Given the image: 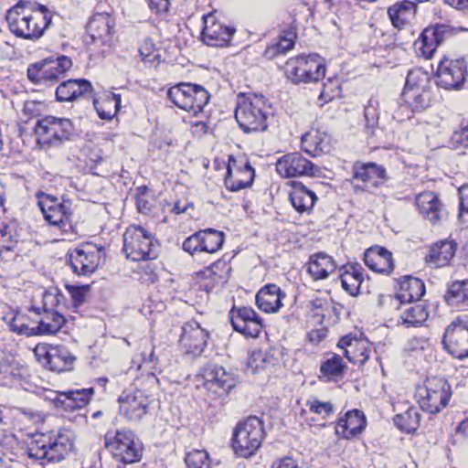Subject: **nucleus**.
<instances>
[{"mask_svg":"<svg viewBox=\"0 0 468 468\" xmlns=\"http://www.w3.org/2000/svg\"><path fill=\"white\" fill-rule=\"evenodd\" d=\"M91 90L90 82L85 79L68 80L58 86L56 98L58 101H72L87 93H90Z\"/></svg>","mask_w":468,"mask_h":468,"instance_id":"obj_31","label":"nucleus"},{"mask_svg":"<svg viewBox=\"0 0 468 468\" xmlns=\"http://www.w3.org/2000/svg\"><path fill=\"white\" fill-rule=\"evenodd\" d=\"M306 404L311 412L320 415L323 420H325L334 411L332 403L320 401L316 398L309 399Z\"/></svg>","mask_w":468,"mask_h":468,"instance_id":"obj_53","label":"nucleus"},{"mask_svg":"<svg viewBox=\"0 0 468 468\" xmlns=\"http://www.w3.org/2000/svg\"><path fill=\"white\" fill-rule=\"evenodd\" d=\"M430 385L431 382L428 380L426 387V396L421 397L420 400V406L422 410L431 414H436L439 412L438 394L436 390H431Z\"/></svg>","mask_w":468,"mask_h":468,"instance_id":"obj_50","label":"nucleus"},{"mask_svg":"<svg viewBox=\"0 0 468 468\" xmlns=\"http://www.w3.org/2000/svg\"><path fill=\"white\" fill-rule=\"evenodd\" d=\"M448 305L459 308L468 303V280L452 282L444 295Z\"/></svg>","mask_w":468,"mask_h":468,"instance_id":"obj_42","label":"nucleus"},{"mask_svg":"<svg viewBox=\"0 0 468 468\" xmlns=\"http://www.w3.org/2000/svg\"><path fill=\"white\" fill-rule=\"evenodd\" d=\"M366 426L364 414L357 410L347 411L343 418H340L336 426L335 433L345 439H350L360 433Z\"/></svg>","mask_w":468,"mask_h":468,"instance_id":"obj_30","label":"nucleus"},{"mask_svg":"<svg viewBox=\"0 0 468 468\" xmlns=\"http://www.w3.org/2000/svg\"><path fill=\"white\" fill-rule=\"evenodd\" d=\"M93 395V388L70 389L60 394L66 409L76 410L85 407Z\"/></svg>","mask_w":468,"mask_h":468,"instance_id":"obj_44","label":"nucleus"},{"mask_svg":"<svg viewBox=\"0 0 468 468\" xmlns=\"http://www.w3.org/2000/svg\"><path fill=\"white\" fill-rule=\"evenodd\" d=\"M255 176V171L250 164L246 161L242 165H239L237 161L229 159L227 167V175L225 176L226 187L232 191L237 192L240 189L251 186Z\"/></svg>","mask_w":468,"mask_h":468,"instance_id":"obj_22","label":"nucleus"},{"mask_svg":"<svg viewBox=\"0 0 468 468\" xmlns=\"http://www.w3.org/2000/svg\"><path fill=\"white\" fill-rule=\"evenodd\" d=\"M386 178V170L375 163H356L353 166V182L360 181L365 187H378Z\"/></svg>","mask_w":468,"mask_h":468,"instance_id":"obj_27","label":"nucleus"},{"mask_svg":"<svg viewBox=\"0 0 468 468\" xmlns=\"http://www.w3.org/2000/svg\"><path fill=\"white\" fill-rule=\"evenodd\" d=\"M316 200L317 197L314 192L303 184L294 185L290 193V201L299 213L311 211Z\"/></svg>","mask_w":468,"mask_h":468,"instance_id":"obj_36","label":"nucleus"},{"mask_svg":"<svg viewBox=\"0 0 468 468\" xmlns=\"http://www.w3.org/2000/svg\"><path fill=\"white\" fill-rule=\"evenodd\" d=\"M139 54L143 61L154 63L158 58L156 49L153 41L149 38L144 39L139 48Z\"/></svg>","mask_w":468,"mask_h":468,"instance_id":"obj_57","label":"nucleus"},{"mask_svg":"<svg viewBox=\"0 0 468 468\" xmlns=\"http://www.w3.org/2000/svg\"><path fill=\"white\" fill-rule=\"evenodd\" d=\"M335 269L333 258L323 252L311 256L307 264V271L315 281L328 278Z\"/></svg>","mask_w":468,"mask_h":468,"instance_id":"obj_33","label":"nucleus"},{"mask_svg":"<svg viewBox=\"0 0 468 468\" xmlns=\"http://www.w3.org/2000/svg\"><path fill=\"white\" fill-rule=\"evenodd\" d=\"M29 312L36 315L35 323H37L36 330L37 335H54L58 332L66 323L65 317L57 311L32 307Z\"/></svg>","mask_w":468,"mask_h":468,"instance_id":"obj_26","label":"nucleus"},{"mask_svg":"<svg viewBox=\"0 0 468 468\" xmlns=\"http://www.w3.org/2000/svg\"><path fill=\"white\" fill-rule=\"evenodd\" d=\"M264 362L263 352L253 351L248 359V368L251 370L252 373H258L262 370V363Z\"/></svg>","mask_w":468,"mask_h":468,"instance_id":"obj_60","label":"nucleus"},{"mask_svg":"<svg viewBox=\"0 0 468 468\" xmlns=\"http://www.w3.org/2000/svg\"><path fill=\"white\" fill-rule=\"evenodd\" d=\"M72 434L65 429L36 431L27 436L25 451L28 458L42 463H59L73 450Z\"/></svg>","mask_w":468,"mask_h":468,"instance_id":"obj_2","label":"nucleus"},{"mask_svg":"<svg viewBox=\"0 0 468 468\" xmlns=\"http://www.w3.org/2000/svg\"><path fill=\"white\" fill-rule=\"evenodd\" d=\"M388 14L392 25L400 27L414 18L416 5L411 1L404 0L388 7Z\"/></svg>","mask_w":468,"mask_h":468,"instance_id":"obj_40","label":"nucleus"},{"mask_svg":"<svg viewBox=\"0 0 468 468\" xmlns=\"http://www.w3.org/2000/svg\"><path fill=\"white\" fill-rule=\"evenodd\" d=\"M35 354L44 367L54 372H65L73 368L76 357L63 346H37Z\"/></svg>","mask_w":468,"mask_h":468,"instance_id":"obj_13","label":"nucleus"},{"mask_svg":"<svg viewBox=\"0 0 468 468\" xmlns=\"http://www.w3.org/2000/svg\"><path fill=\"white\" fill-rule=\"evenodd\" d=\"M233 329L246 336L256 338L262 329V320L251 307H233L229 312Z\"/></svg>","mask_w":468,"mask_h":468,"instance_id":"obj_17","label":"nucleus"},{"mask_svg":"<svg viewBox=\"0 0 468 468\" xmlns=\"http://www.w3.org/2000/svg\"><path fill=\"white\" fill-rule=\"evenodd\" d=\"M202 41L210 47L228 46L236 32L234 27L222 24L215 11L202 16Z\"/></svg>","mask_w":468,"mask_h":468,"instance_id":"obj_14","label":"nucleus"},{"mask_svg":"<svg viewBox=\"0 0 468 468\" xmlns=\"http://www.w3.org/2000/svg\"><path fill=\"white\" fill-rule=\"evenodd\" d=\"M42 73V61L30 65L27 69V77L34 82L44 81V75Z\"/></svg>","mask_w":468,"mask_h":468,"instance_id":"obj_64","label":"nucleus"},{"mask_svg":"<svg viewBox=\"0 0 468 468\" xmlns=\"http://www.w3.org/2000/svg\"><path fill=\"white\" fill-rule=\"evenodd\" d=\"M16 242L13 235V228L10 225L2 223L0 225V258L7 261L12 256Z\"/></svg>","mask_w":468,"mask_h":468,"instance_id":"obj_46","label":"nucleus"},{"mask_svg":"<svg viewBox=\"0 0 468 468\" xmlns=\"http://www.w3.org/2000/svg\"><path fill=\"white\" fill-rule=\"evenodd\" d=\"M199 235L203 252L215 253L224 243L225 234L222 231L206 229L199 230Z\"/></svg>","mask_w":468,"mask_h":468,"instance_id":"obj_45","label":"nucleus"},{"mask_svg":"<svg viewBox=\"0 0 468 468\" xmlns=\"http://www.w3.org/2000/svg\"><path fill=\"white\" fill-rule=\"evenodd\" d=\"M207 338L208 333L194 320L182 326L180 343L188 354L200 355L207 346Z\"/></svg>","mask_w":468,"mask_h":468,"instance_id":"obj_23","label":"nucleus"},{"mask_svg":"<svg viewBox=\"0 0 468 468\" xmlns=\"http://www.w3.org/2000/svg\"><path fill=\"white\" fill-rule=\"evenodd\" d=\"M201 376L205 388L218 396L228 394L237 384L235 375L218 365H207Z\"/></svg>","mask_w":468,"mask_h":468,"instance_id":"obj_15","label":"nucleus"},{"mask_svg":"<svg viewBox=\"0 0 468 468\" xmlns=\"http://www.w3.org/2000/svg\"><path fill=\"white\" fill-rule=\"evenodd\" d=\"M399 284L400 292L395 295H388L385 299L391 308L399 309L403 303L419 301L425 293V285L418 278L404 276Z\"/></svg>","mask_w":468,"mask_h":468,"instance_id":"obj_19","label":"nucleus"},{"mask_svg":"<svg viewBox=\"0 0 468 468\" xmlns=\"http://www.w3.org/2000/svg\"><path fill=\"white\" fill-rule=\"evenodd\" d=\"M453 147L464 146L468 147V124L452 133L451 137Z\"/></svg>","mask_w":468,"mask_h":468,"instance_id":"obj_62","label":"nucleus"},{"mask_svg":"<svg viewBox=\"0 0 468 468\" xmlns=\"http://www.w3.org/2000/svg\"><path fill=\"white\" fill-rule=\"evenodd\" d=\"M444 348L454 357L468 356V320L458 317L445 329L441 340Z\"/></svg>","mask_w":468,"mask_h":468,"instance_id":"obj_12","label":"nucleus"},{"mask_svg":"<svg viewBox=\"0 0 468 468\" xmlns=\"http://www.w3.org/2000/svg\"><path fill=\"white\" fill-rule=\"evenodd\" d=\"M340 84L337 79H328L323 84L322 90L319 94V100L324 102H328L336 97L340 96Z\"/></svg>","mask_w":468,"mask_h":468,"instance_id":"obj_51","label":"nucleus"},{"mask_svg":"<svg viewBox=\"0 0 468 468\" xmlns=\"http://www.w3.org/2000/svg\"><path fill=\"white\" fill-rule=\"evenodd\" d=\"M115 18L109 13H95L87 25L86 43L94 45L102 52L109 50L115 37Z\"/></svg>","mask_w":468,"mask_h":468,"instance_id":"obj_11","label":"nucleus"},{"mask_svg":"<svg viewBox=\"0 0 468 468\" xmlns=\"http://www.w3.org/2000/svg\"><path fill=\"white\" fill-rule=\"evenodd\" d=\"M67 289L71 296L74 307H79L84 302L86 287L67 285Z\"/></svg>","mask_w":468,"mask_h":468,"instance_id":"obj_61","label":"nucleus"},{"mask_svg":"<svg viewBox=\"0 0 468 468\" xmlns=\"http://www.w3.org/2000/svg\"><path fill=\"white\" fill-rule=\"evenodd\" d=\"M302 149L312 156L320 155L328 150V141L324 133L311 130L302 136Z\"/></svg>","mask_w":468,"mask_h":468,"instance_id":"obj_39","label":"nucleus"},{"mask_svg":"<svg viewBox=\"0 0 468 468\" xmlns=\"http://www.w3.org/2000/svg\"><path fill=\"white\" fill-rule=\"evenodd\" d=\"M337 346L345 350V356L353 364L364 365L371 353V344L363 337L362 333L359 334V336L348 334L341 337Z\"/></svg>","mask_w":468,"mask_h":468,"instance_id":"obj_20","label":"nucleus"},{"mask_svg":"<svg viewBox=\"0 0 468 468\" xmlns=\"http://www.w3.org/2000/svg\"><path fill=\"white\" fill-rule=\"evenodd\" d=\"M416 206L420 213L432 224L439 218V199L435 192L425 191L416 197Z\"/></svg>","mask_w":468,"mask_h":468,"instance_id":"obj_38","label":"nucleus"},{"mask_svg":"<svg viewBox=\"0 0 468 468\" xmlns=\"http://www.w3.org/2000/svg\"><path fill=\"white\" fill-rule=\"evenodd\" d=\"M324 59L318 54L301 55L285 64L287 78L295 84L317 82L325 75Z\"/></svg>","mask_w":468,"mask_h":468,"instance_id":"obj_6","label":"nucleus"},{"mask_svg":"<svg viewBox=\"0 0 468 468\" xmlns=\"http://www.w3.org/2000/svg\"><path fill=\"white\" fill-rule=\"evenodd\" d=\"M346 368L347 366L341 356L332 354L322 361L319 378L325 382L337 381L343 378Z\"/></svg>","mask_w":468,"mask_h":468,"instance_id":"obj_34","label":"nucleus"},{"mask_svg":"<svg viewBox=\"0 0 468 468\" xmlns=\"http://www.w3.org/2000/svg\"><path fill=\"white\" fill-rule=\"evenodd\" d=\"M167 97L178 108L197 114L208 103L210 95L201 85L181 82L168 90Z\"/></svg>","mask_w":468,"mask_h":468,"instance_id":"obj_9","label":"nucleus"},{"mask_svg":"<svg viewBox=\"0 0 468 468\" xmlns=\"http://www.w3.org/2000/svg\"><path fill=\"white\" fill-rule=\"evenodd\" d=\"M264 436L265 431L261 420L257 417H249L239 422L234 430L233 450L240 457H250L261 447Z\"/></svg>","mask_w":468,"mask_h":468,"instance_id":"obj_5","label":"nucleus"},{"mask_svg":"<svg viewBox=\"0 0 468 468\" xmlns=\"http://www.w3.org/2000/svg\"><path fill=\"white\" fill-rule=\"evenodd\" d=\"M433 75L431 77L429 72L424 71L422 69H414L409 71L405 87L403 91H413L417 90L430 88V83L432 81L436 85H439V65L436 69H433V66H431Z\"/></svg>","mask_w":468,"mask_h":468,"instance_id":"obj_35","label":"nucleus"},{"mask_svg":"<svg viewBox=\"0 0 468 468\" xmlns=\"http://www.w3.org/2000/svg\"><path fill=\"white\" fill-rule=\"evenodd\" d=\"M341 284L343 289L347 292L350 295L355 296L358 293L360 283L357 278L351 276L349 271H346L344 274L341 275Z\"/></svg>","mask_w":468,"mask_h":468,"instance_id":"obj_58","label":"nucleus"},{"mask_svg":"<svg viewBox=\"0 0 468 468\" xmlns=\"http://www.w3.org/2000/svg\"><path fill=\"white\" fill-rule=\"evenodd\" d=\"M6 309V311L3 312L2 320L6 324L10 331L27 336L37 335L36 330L37 323H35L36 315L29 316L8 306ZM33 314H35L33 313Z\"/></svg>","mask_w":468,"mask_h":468,"instance_id":"obj_25","label":"nucleus"},{"mask_svg":"<svg viewBox=\"0 0 468 468\" xmlns=\"http://www.w3.org/2000/svg\"><path fill=\"white\" fill-rule=\"evenodd\" d=\"M267 100L254 93L239 94L237 99L235 119L247 133L267 129Z\"/></svg>","mask_w":468,"mask_h":468,"instance_id":"obj_3","label":"nucleus"},{"mask_svg":"<svg viewBox=\"0 0 468 468\" xmlns=\"http://www.w3.org/2000/svg\"><path fill=\"white\" fill-rule=\"evenodd\" d=\"M439 47V24L426 27L415 41L414 48L418 55L431 58Z\"/></svg>","mask_w":468,"mask_h":468,"instance_id":"obj_32","label":"nucleus"},{"mask_svg":"<svg viewBox=\"0 0 468 468\" xmlns=\"http://www.w3.org/2000/svg\"><path fill=\"white\" fill-rule=\"evenodd\" d=\"M376 104V101L370 100L364 110L366 128L371 135L375 134V128L377 127L378 122V112Z\"/></svg>","mask_w":468,"mask_h":468,"instance_id":"obj_52","label":"nucleus"},{"mask_svg":"<svg viewBox=\"0 0 468 468\" xmlns=\"http://www.w3.org/2000/svg\"><path fill=\"white\" fill-rule=\"evenodd\" d=\"M187 468H211V459L205 450H192L185 456Z\"/></svg>","mask_w":468,"mask_h":468,"instance_id":"obj_49","label":"nucleus"},{"mask_svg":"<svg viewBox=\"0 0 468 468\" xmlns=\"http://www.w3.org/2000/svg\"><path fill=\"white\" fill-rule=\"evenodd\" d=\"M118 401L121 414L129 421H139L148 413L150 400L144 390L124 391Z\"/></svg>","mask_w":468,"mask_h":468,"instance_id":"obj_16","label":"nucleus"},{"mask_svg":"<svg viewBox=\"0 0 468 468\" xmlns=\"http://www.w3.org/2000/svg\"><path fill=\"white\" fill-rule=\"evenodd\" d=\"M35 133L42 147L57 146L70 140L74 126L69 119L46 116L37 122Z\"/></svg>","mask_w":468,"mask_h":468,"instance_id":"obj_8","label":"nucleus"},{"mask_svg":"<svg viewBox=\"0 0 468 468\" xmlns=\"http://www.w3.org/2000/svg\"><path fill=\"white\" fill-rule=\"evenodd\" d=\"M295 35L292 32L286 36L281 37L276 43L267 47L264 55L267 58L271 59L280 54H284L292 49L294 46Z\"/></svg>","mask_w":468,"mask_h":468,"instance_id":"obj_48","label":"nucleus"},{"mask_svg":"<svg viewBox=\"0 0 468 468\" xmlns=\"http://www.w3.org/2000/svg\"><path fill=\"white\" fill-rule=\"evenodd\" d=\"M399 318L403 324L409 325H418L427 320L429 314L425 307L421 304H411V303H403L399 309Z\"/></svg>","mask_w":468,"mask_h":468,"instance_id":"obj_43","label":"nucleus"},{"mask_svg":"<svg viewBox=\"0 0 468 468\" xmlns=\"http://www.w3.org/2000/svg\"><path fill=\"white\" fill-rule=\"evenodd\" d=\"M105 444L112 456L123 463H137L142 457V445L132 431H116L113 435L107 433Z\"/></svg>","mask_w":468,"mask_h":468,"instance_id":"obj_10","label":"nucleus"},{"mask_svg":"<svg viewBox=\"0 0 468 468\" xmlns=\"http://www.w3.org/2000/svg\"><path fill=\"white\" fill-rule=\"evenodd\" d=\"M8 29L16 37L38 40L51 24L48 9L31 1H18L5 15Z\"/></svg>","mask_w":468,"mask_h":468,"instance_id":"obj_1","label":"nucleus"},{"mask_svg":"<svg viewBox=\"0 0 468 468\" xmlns=\"http://www.w3.org/2000/svg\"><path fill=\"white\" fill-rule=\"evenodd\" d=\"M396 426L408 433L413 432L419 426V413L416 409H409L404 413L398 414L394 418Z\"/></svg>","mask_w":468,"mask_h":468,"instance_id":"obj_47","label":"nucleus"},{"mask_svg":"<svg viewBox=\"0 0 468 468\" xmlns=\"http://www.w3.org/2000/svg\"><path fill=\"white\" fill-rule=\"evenodd\" d=\"M227 264L222 261L212 264L206 271L207 278L211 279L213 283H225L227 282L226 272L222 273L224 269H227Z\"/></svg>","mask_w":468,"mask_h":468,"instance_id":"obj_54","label":"nucleus"},{"mask_svg":"<svg viewBox=\"0 0 468 468\" xmlns=\"http://www.w3.org/2000/svg\"><path fill=\"white\" fill-rule=\"evenodd\" d=\"M141 356V362L138 364V369L144 368V370L147 371L148 375L154 378V370L156 369L158 362L154 350L152 349L148 355L143 352Z\"/></svg>","mask_w":468,"mask_h":468,"instance_id":"obj_56","label":"nucleus"},{"mask_svg":"<svg viewBox=\"0 0 468 468\" xmlns=\"http://www.w3.org/2000/svg\"><path fill=\"white\" fill-rule=\"evenodd\" d=\"M201 245L199 231H197L185 239L182 248L185 251L194 254L196 252H203Z\"/></svg>","mask_w":468,"mask_h":468,"instance_id":"obj_59","label":"nucleus"},{"mask_svg":"<svg viewBox=\"0 0 468 468\" xmlns=\"http://www.w3.org/2000/svg\"><path fill=\"white\" fill-rule=\"evenodd\" d=\"M364 261L375 272L388 274L394 268L392 253L379 246L367 249L364 253Z\"/></svg>","mask_w":468,"mask_h":468,"instance_id":"obj_29","label":"nucleus"},{"mask_svg":"<svg viewBox=\"0 0 468 468\" xmlns=\"http://www.w3.org/2000/svg\"><path fill=\"white\" fill-rule=\"evenodd\" d=\"M100 263V251L90 245L81 246L69 253V264L77 275H88L96 271Z\"/></svg>","mask_w":468,"mask_h":468,"instance_id":"obj_21","label":"nucleus"},{"mask_svg":"<svg viewBox=\"0 0 468 468\" xmlns=\"http://www.w3.org/2000/svg\"><path fill=\"white\" fill-rule=\"evenodd\" d=\"M285 296V292L278 285L269 283L257 292L256 304L267 314L277 313L282 306V301Z\"/></svg>","mask_w":468,"mask_h":468,"instance_id":"obj_28","label":"nucleus"},{"mask_svg":"<svg viewBox=\"0 0 468 468\" xmlns=\"http://www.w3.org/2000/svg\"><path fill=\"white\" fill-rule=\"evenodd\" d=\"M148 6L152 12L161 15L168 12L170 0H147Z\"/></svg>","mask_w":468,"mask_h":468,"instance_id":"obj_63","label":"nucleus"},{"mask_svg":"<svg viewBox=\"0 0 468 468\" xmlns=\"http://www.w3.org/2000/svg\"><path fill=\"white\" fill-rule=\"evenodd\" d=\"M317 167L300 153L287 154L277 160L276 171L285 178L295 176H312L317 172Z\"/></svg>","mask_w":468,"mask_h":468,"instance_id":"obj_18","label":"nucleus"},{"mask_svg":"<svg viewBox=\"0 0 468 468\" xmlns=\"http://www.w3.org/2000/svg\"><path fill=\"white\" fill-rule=\"evenodd\" d=\"M36 197L37 206L48 225L56 228L61 234L68 233L72 228L70 202L59 201L57 197L42 191H38Z\"/></svg>","mask_w":468,"mask_h":468,"instance_id":"obj_7","label":"nucleus"},{"mask_svg":"<svg viewBox=\"0 0 468 468\" xmlns=\"http://www.w3.org/2000/svg\"><path fill=\"white\" fill-rule=\"evenodd\" d=\"M159 242L142 226H130L123 234V251L133 261H151L158 256Z\"/></svg>","mask_w":468,"mask_h":468,"instance_id":"obj_4","label":"nucleus"},{"mask_svg":"<svg viewBox=\"0 0 468 468\" xmlns=\"http://www.w3.org/2000/svg\"><path fill=\"white\" fill-rule=\"evenodd\" d=\"M467 75V66L463 58L441 59V86L446 90L462 87Z\"/></svg>","mask_w":468,"mask_h":468,"instance_id":"obj_24","label":"nucleus"},{"mask_svg":"<svg viewBox=\"0 0 468 468\" xmlns=\"http://www.w3.org/2000/svg\"><path fill=\"white\" fill-rule=\"evenodd\" d=\"M457 250V243L453 239L441 240V266L449 265Z\"/></svg>","mask_w":468,"mask_h":468,"instance_id":"obj_55","label":"nucleus"},{"mask_svg":"<svg viewBox=\"0 0 468 468\" xmlns=\"http://www.w3.org/2000/svg\"><path fill=\"white\" fill-rule=\"evenodd\" d=\"M430 88L417 90L410 92H402L403 103L400 104L401 110L411 109V112L420 111L431 105V97L429 91Z\"/></svg>","mask_w":468,"mask_h":468,"instance_id":"obj_41","label":"nucleus"},{"mask_svg":"<svg viewBox=\"0 0 468 468\" xmlns=\"http://www.w3.org/2000/svg\"><path fill=\"white\" fill-rule=\"evenodd\" d=\"M72 61L66 56H58L56 58H48L42 61V75L44 81H54L69 70Z\"/></svg>","mask_w":468,"mask_h":468,"instance_id":"obj_37","label":"nucleus"}]
</instances>
